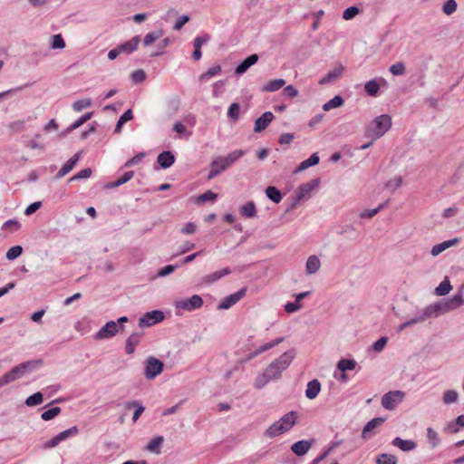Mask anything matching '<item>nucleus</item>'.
<instances>
[{
  "mask_svg": "<svg viewBox=\"0 0 464 464\" xmlns=\"http://www.w3.org/2000/svg\"><path fill=\"white\" fill-rule=\"evenodd\" d=\"M126 409L135 408V411L133 413L132 420L136 422L140 415L143 413L145 408L137 401H129L125 404Z\"/></svg>",
  "mask_w": 464,
  "mask_h": 464,
  "instance_id": "obj_28",
  "label": "nucleus"
},
{
  "mask_svg": "<svg viewBox=\"0 0 464 464\" xmlns=\"http://www.w3.org/2000/svg\"><path fill=\"white\" fill-rule=\"evenodd\" d=\"M227 167L225 166V162L222 161V157L217 158L214 160L210 165V171L208 174V179H213L220 172L225 170Z\"/></svg>",
  "mask_w": 464,
  "mask_h": 464,
  "instance_id": "obj_19",
  "label": "nucleus"
},
{
  "mask_svg": "<svg viewBox=\"0 0 464 464\" xmlns=\"http://www.w3.org/2000/svg\"><path fill=\"white\" fill-rule=\"evenodd\" d=\"M355 361L350 359H341L337 363V368L342 372H344L346 371H353L355 369Z\"/></svg>",
  "mask_w": 464,
  "mask_h": 464,
  "instance_id": "obj_32",
  "label": "nucleus"
},
{
  "mask_svg": "<svg viewBox=\"0 0 464 464\" xmlns=\"http://www.w3.org/2000/svg\"><path fill=\"white\" fill-rule=\"evenodd\" d=\"M402 183L401 177H396L394 179L390 180L386 183L385 188L395 189L399 188Z\"/></svg>",
  "mask_w": 464,
  "mask_h": 464,
  "instance_id": "obj_64",
  "label": "nucleus"
},
{
  "mask_svg": "<svg viewBox=\"0 0 464 464\" xmlns=\"http://www.w3.org/2000/svg\"><path fill=\"white\" fill-rule=\"evenodd\" d=\"M91 105H92L91 100L82 99V100H79V101H76L75 102H73L72 108L76 111H81L82 110L88 108Z\"/></svg>",
  "mask_w": 464,
  "mask_h": 464,
  "instance_id": "obj_54",
  "label": "nucleus"
},
{
  "mask_svg": "<svg viewBox=\"0 0 464 464\" xmlns=\"http://www.w3.org/2000/svg\"><path fill=\"white\" fill-rule=\"evenodd\" d=\"M79 154H75L73 155L69 160L66 161V163L60 169V170L58 171V176L59 177H63L64 175H66L68 172H70L73 167L75 166V164L77 163V161L79 160Z\"/></svg>",
  "mask_w": 464,
  "mask_h": 464,
  "instance_id": "obj_25",
  "label": "nucleus"
},
{
  "mask_svg": "<svg viewBox=\"0 0 464 464\" xmlns=\"http://www.w3.org/2000/svg\"><path fill=\"white\" fill-rule=\"evenodd\" d=\"M217 198L218 195L216 193L212 192L211 190H208L202 195L198 196L197 201L198 203H205L207 201H214L217 199Z\"/></svg>",
  "mask_w": 464,
  "mask_h": 464,
  "instance_id": "obj_50",
  "label": "nucleus"
},
{
  "mask_svg": "<svg viewBox=\"0 0 464 464\" xmlns=\"http://www.w3.org/2000/svg\"><path fill=\"white\" fill-rule=\"evenodd\" d=\"M320 391H321L320 382L316 379L312 380L307 383V387L305 390V396L308 399L313 400L319 394Z\"/></svg>",
  "mask_w": 464,
  "mask_h": 464,
  "instance_id": "obj_16",
  "label": "nucleus"
},
{
  "mask_svg": "<svg viewBox=\"0 0 464 464\" xmlns=\"http://www.w3.org/2000/svg\"><path fill=\"white\" fill-rule=\"evenodd\" d=\"M140 42V36H134L132 39L120 44L118 46L119 51L121 53L130 54L137 49Z\"/></svg>",
  "mask_w": 464,
  "mask_h": 464,
  "instance_id": "obj_14",
  "label": "nucleus"
},
{
  "mask_svg": "<svg viewBox=\"0 0 464 464\" xmlns=\"http://www.w3.org/2000/svg\"><path fill=\"white\" fill-rule=\"evenodd\" d=\"M119 331V327L114 321L108 322L102 329L96 334V339H108L113 337Z\"/></svg>",
  "mask_w": 464,
  "mask_h": 464,
  "instance_id": "obj_11",
  "label": "nucleus"
},
{
  "mask_svg": "<svg viewBox=\"0 0 464 464\" xmlns=\"http://www.w3.org/2000/svg\"><path fill=\"white\" fill-rule=\"evenodd\" d=\"M43 394L38 392L31 396H29L26 401H25V404L27 406H35V405H38V404H41L43 402Z\"/></svg>",
  "mask_w": 464,
  "mask_h": 464,
  "instance_id": "obj_44",
  "label": "nucleus"
},
{
  "mask_svg": "<svg viewBox=\"0 0 464 464\" xmlns=\"http://www.w3.org/2000/svg\"><path fill=\"white\" fill-rule=\"evenodd\" d=\"M131 78L135 82H141L145 80L146 74L143 70H136L132 72Z\"/></svg>",
  "mask_w": 464,
  "mask_h": 464,
  "instance_id": "obj_63",
  "label": "nucleus"
},
{
  "mask_svg": "<svg viewBox=\"0 0 464 464\" xmlns=\"http://www.w3.org/2000/svg\"><path fill=\"white\" fill-rule=\"evenodd\" d=\"M458 241L459 240L457 238H454V239L447 240V241H444L440 244L434 246L431 249L432 256H438L439 254H440L442 251H444L448 247L452 246L455 244H457Z\"/></svg>",
  "mask_w": 464,
  "mask_h": 464,
  "instance_id": "obj_30",
  "label": "nucleus"
},
{
  "mask_svg": "<svg viewBox=\"0 0 464 464\" xmlns=\"http://www.w3.org/2000/svg\"><path fill=\"white\" fill-rule=\"evenodd\" d=\"M258 60L257 54H251L246 59H245L235 70L236 74L240 75L243 74L246 70L253 64H255Z\"/></svg>",
  "mask_w": 464,
  "mask_h": 464,
  "instance_id": "obj_18",
  "label": "nucleus"
},
{
  "mask_svg": "<svg viewBox=\"0 0 464 464\" xmlns=\"http://www.w3.org/2000/svg\"><path fill=\"white\" fill-rule=\"evenodd\" d=\"M77 433H78L77 427H72L66 430H63V431L60 432L59 434H57L56 436H54L50 440L46 441L44 444V449H51V448L56 447L61 441L66 440L67 438H69L71 436H74Z\"/></svg>",
  "mask_w": 464,
  "mask_h": 464,
  "instance_id": "obj_8",
  "label": "nucleus"
},
{
  "mask_svg": "<svg viewBox=\"0 0 464 464\" xmlns=\"http://www.w3.org/2000/svg\"><path fill=\"white\" fill-rule=\"evenodd\" d=\"M208 40V35L196 37L193 43L194 49H201L202 45L206 44Z\"/></svg>",
  "mask_w": 464,
  "mask_h": 464,
  "instance_id": "obj_62",
  "label": "nucleus"
},
{
  "mask_svg": "<svg viewBox=\"0 0 464 464\" xmlns=\"http://www.w3.org/2000/svg\"><path fill=\"white\" fill-rule=\"evenodd\" d=\"M246 293V288H242L239 291L227 296L222 300V302L218 304L219 309H228L235 304H237L240 299H242Z\"/></svg>",
  "mask_w": 464,
  "mask_h": 464,
  "instance_id": "obj_10",
  "label": "nucleus"
},
{
  "mask_svg": "<svg viewBox=\"0 0 464 464\" xmlns=\"http://www.w3.org/2000/svg\"><path fill=\"white\" fill-rule=\"evenodd\" d=\"M142 335V333H133L128 337L125 344L126 353L132 354L134 353L135 348L140 343Z\"/></svg>",
  "mask_w": 464,
  "mask_h": 464,
  "instance_id": "obj_15",
  "label": "nucleus"
},
{
  "mask_svg": "<svg viewBox=\"0 0 464 464\" xmlns=\"http://www.w3.org/2000/svg\"><path fill=\"white\" fill-rule=\"evenodd\" d=\"M163 319L164 314L161 311L148 312L139 319V326L141 328L149 327L161 322Z\"/></svg>",
  "mask_w": 464,
  "mask_h": 464,
  "instance_id": "obj_7",
  "label": "nucleus"
},
{
  "mask_svg": "<svg viewBox=\"0 0 464 464\" xmlns=\"http://www.w3.org/2000/svg\"><path fill=\"white\" fill-rule=\"evenodd\" d=\"M284 341V337H279V338H276L269 343H266L261 346H259L256 351H254L253 353H251L245 360L244 362H246V361H249V360H252L253 358H255L256 356H257L258 354L262 353H265L266 351H268L269 349L278 345L280 343H282Z\"/></svg>",
  "mask_w": 464,
  "mask_h": 464,
  "instance_id": "obj_12",
  "label": "nucleus"
},
{
  "mask_svg": "<svg viewBox=\"0 0 464 464\" xmlns=\"http://www.w3.org/2000/svg\"><path fill=\"white\" fill-rule=\"evenodd\" d=\"M385 206V204H381L378 208H373V209H371V210H366V211H363L360 214V217L362 218H371L372 217H374L382 208H383V207Z\"/></svg>",
  "mask_w": 464,
  "mask_h": 464,
  "instance_id": "obj_59",
  "label": "nucleus"
},
{
  "mask_svg": "<svg viewBox=\"0 0 464 464\" xmlns=\"http://www.w3.org/2000/svg\"><path fill=\"white\" fill-rule=\"evenodd\" d=\"M240 114V106L238 103H232L227 111V116L233 121H237Z\"/></svg>",
  "mask_w": 464,
  "mask_h": 464,
  "instance_id": "obj_45",
  "label": "nucleus"
},
{
  "mask_svg": "<svg viewBox=\"0 0 464 464\" xmlns=\"http://www.w3.org/2000/svg\"><path fill=\"white\" fill-rule=\"evenodd\" d=\"M464 303L463 297L461 295H456L451 299L449 300V302L446 304L448 308L450 309H455L457 307H459Z\"/></svg>",
  "mask_w": 464,
  "mask_h": 464,
  "instance_id": "obj_47",
  "label": "nucleus"
},
{
  "mask_svg": "<svg viewBox=\"0 0 464 464\" xmlns=\"http://www.w3.org/2000/svg\"><path fill=\"white\" fill-rule=\"evenodd\" d=\"M445 14L450 15L457 10V3L455 0H447L442 6Z\"/></svg>",
  "mask_w": 464,
  "mask_h": 464,
  "instance_id": "obj_46",
  "label": "nucleus"
},
{
  "mask_svg": "<svg viewBox=\"0 0 464 464\" xmlns=\"http://www.w3.org/2000/svg\"><path fill=\"white\" fill-rule=\"evenodd\" d=\"M240 215L246 218H254L256 215V208L253 201H248L240 208Z\"/></svg>",
  "mask_w": 464,
  "mask_h": 464,
  "instance_id": "obj_23",
  "label": "nucleus"
},
{
  "mask_svg": "<svg viewBox=\"0 0 464 464\" xmlns=\"http://www.w3.org/2000/svg\"><path fill=\"white\" fill-rule=\"evenodd\" d=\"M42 363L43 361L39 359L34 361H28L15 366L12 371L3 376L2 384L11 382L20 378L25 372L31 371L32 369L42 365Z\"/></svg>",
  "mask_w": 464,
  "mask_h": 464,
  "instance_id": "obj_4",
  "label": "nucleus"
},
{
  "mask_svg": "<svg viewBox=\"0 0 464 464\" xmlns=\"http://www.w3.org/2000/svg\"><path fill=\"white\" fill-rule=\"evenodd\" d=\"M285 84V80L283 79H276L269 81L263 88L262 90L264 92H272L278 91Z\"/></svg>",
  "mask_w": 464,
  "mask_h": 464,
  "instance_id": "obj_29",
  "label": "nucleus"
},
{
  "mask_svg": "<svg viewBox=\"0 0 464 464\" xmlns=\"http://www.w3.org/2000/svg\"><path fill=\"white\" fill-rule=\"evenodd\" d=\"M158 163L161 168L167 169L169 168L175 161V157L171 151H163L161 152L157 159Z\"/></svg>",
  "mask_w": 464,
  "mask_h": 464,
  "instance_id": "obj_17",
  "label": "nucleus"
},
{
  "mask_svg": "<svg viewBox=\"0 0 464 464\" xmlns=\"http://www.w3.org/2000/svg\"><path fill=\"white\" fill-rule=\"evenodd\" d=\"M313 188L314 187L310 183L301 185L299 188L298 198L300 199L309 195Z\"/></svg>",
  "mask_w": 464,
  "mask_h": 464,
  "instance_id": "obj_58",
  "label": "nucleus"
},
{
  "mask_svg": "<svg viewBox=\"0 0 464 464\" xmlns=\"http://www.w3.org/2000/svg\"><path fill=\"white\" fill-rule=\"evenodd\" d=\"M202 305H203V299L198 295H194L190 298L181 300L178 303V307L184 309V310H188V311L198 309Z\"/></svg>",
  "mask_w": 464,
  "mask_h": 464,
  "instance_id": "obj_9",
  "label": "nucleus"
},
{
  "mask_svg": "<svg viewBox=\"0 0 464 464\" xmlns=\"http://www.w3.org/2000/svg\"><path fill=\"white\" fill-rule=\"evenodd\" d=\"M390 72L393 75H403L405 73V65L403 63H397L390 67Z\"/></svg>",
  "mask_w": 464,
  "mask_h": 464,
  "instance_id": "obj_56",
  "label": "nucleus"
},
{
  "mask_svg": "<svg viewBox=\"0 0 464 464\" xmlns=\"http://www.w3.org/2000/svg\"><path fill=\"white\" fill-rule=\"evenodd\" d=\"M92 116V112H87L84 115H82L80 119H78L75 122H73L70 127L69 130H72L80 126H82L83 123H85L87 121H89Z\"/></svg>",
  "mask_w": 464,
  "mask_h": 464,
  "instance_id": "obj_52",
  "label": "nucleus"
},
{
  "mask_svg": "<svg viewBox=\"0 0 464 464\" xmlns=\"http://www.w3.org/2000/svg\"><path fill=\"white\" fill-rule=\"evenodd\" d=\"M388 342V338L387 337H381L379 340H377L373 344H372V349L375 351V352H381L383 350V348L385 347L386 343Z\"/></svg>",
  "mask_w": 464,
  "mask_h": 464,
  "instance_id": "obj_60",
  "label": "nucleus"
},
{
  "mask_svg": "<svg viewBox=\"0 0 464 464\" xmlns=\"http://www.w3.org/2000/svg\"><path fill=\"white\" fill-rule=\"evenodd\" d=\"M319 162V157L316 153L310 156L309 159L304 160L298 167L297 170H304L311 166L316 165Z\"/></svg>",
  "mask_w": 464,
  "mask_h": 464,
  "instance_id": "obj_41",
  "label": "nucleus"
},
{
  "mask_svg": "<svg viewBox=\"0 0 464 464\" xmlns=\"http://www.w3.org/2000/svg\"><path fill=\"white\" fill-rule=\"evenodd\" d=\"M220 72H221L220 65L212 66L206 72L202 73L199 76V81H201V82L208 81L210 78L219 74Z\"/></svg>",
  "mask_w": 464,
  "mask_h": 464,
  "instance_id": "obj_36",
  "label": "nucleus"
},
{
  "mask_svg": "<svg viewBox=\"0 0 464 464\" xmlns=\"http://www.w3.org/2000/svg\"><path fill=\"white\" fill-rule=\"evenodd\" d=\"M244 155L243 150H235L229 153L227 157H222V161L225 162V166L227 168L231 166L235 161Z\"/></svg>",
  "mask_w": 464,
  "mask_h": 464,
  "instance_id": "obj_33",
  "label": "nucleus"
},
{
  "mask_svg": "<svg viewBox=\"0 0 464 464\" xmlns=\"http://www.w3.org/2000/svg\"><path fill=\"white\" fill-rule=\"evenodd\" d=\"M61 412V408L59 407H53L52 409H49L45 411H44L41 415L42 419L44 420H50L56 417Z\"/></svg>",
  "mask_w": 464,
  "mask_h": 464,
  "instance_id": "obj_48",
  "label": "nucleus"
},
{
  "mask_svg": "<svg viewBox=\"0 0 464 464\" xmlns=\"http://www.w3.org/2000/svg\"><path fill=\"white\" fill-rule=\"evenodd\" d=\"M297 412L295 411L285 414L278 421L273 423L265 432L269 438L276 437L288 431L296 422Z\"/></svg>",
  "mask_w": 464,
  "mask_h": 464,
  "instance_id": "obj_2",
  "label": "nucleus"
},
{
  "mask_svg": "<svg viewBox=\"0 0 464 464\" xmlns=\"http://www.w3.org/2000/svg\"><path fill=\"white\" fill-rule=\"evenodd\" d=\"M320 260L316 256H311L306 262V272L308 274H314L320 268Z\"/></svg>",
  "mask_w": 464,
  "mask_h": 464,
  "instance_id": "obj_31",
  "label": "nucleus"
},
{
  "mask_svg": "<svg viewBox=\"0 0 464 464\" xmlns=\"http://www.w3.org/2000/svg\"><path fill=\"white\" fill-rule=\"evenodd\" d=\"M244 155L243 150H235L229 153L227 157H222V161L225 162V166L227 168L231 166L235 161Z\"/></svg>",
  "mask_w": 464,
  "mask_h": 464,
  "instance_id": "obj_34",
  "label": "nucleus"
},
{
  "mask_svg": "<svg viewBox=\"0 0 464 464\" xmlns=\"http://www.w3.org/2000/svg\"><path fill=\"white\" fill-rule=\"evenodd\" d=\"M295 356L294 350H288L272 362L256 379V387L260 389L264 387L269 381L277 379L292 362Z\"/></svg>",
  "mask_w": 464,
  "mask_h": 464,
  "instance_id": "obj_1",
  "label": "nucleus"
},
{
  "mask_svg": "<svg viewBox=\"0 0 464 464\" xmlns=\"http://www.w3.org/2000/svg\"><path fill=\"white\" fill-rule=\"evenodd\" d=\"M163 371V363L157 358L150 357L145 366V376L150 380L155 378Z\"/></svg>",
  "mask_w": 464,
  "mask_h": 464,
  "instance_id": "obj_6",
  "label": "nucleus"
},
{
  "mask_svg": "<svg viewBox=\"0 0 464 464\" xmlns=\"http://www.w3.org/2000/svg\"><path fill=\"white\" fill-rule=\"evenodd\" d=\"M364 90L368 95L374 97L380 90V85L375 80H372L365 83Z\"/></svg>",
  "mask_w": 464,
  "mask_h": 464,
  "instance_id": "obj_39",
  "label": "nucleus"
},
{
  "mask_svg": "<svg viewBox=\"0 0 464 464\" xmlns=\"http://www.w3.org/2000/svg\"><path fill=\"white\" fill-rule=\"evenodd\" d=\"M274 114L271 111L263 113L255 122V131L260 132L266 129L269 123L273 121Z\"/></svg>",
  "mask_w": 464,
  "mask_h": 464,
  "instance_id": "obj_13",
  "label": "nucleus"
},
{
  "mask_svg": "<svg viewBox=\"0 0 464 464\" xmlns=\"http://www.w3.org/2000/svg\"><path fill=\"white\" fill-rule=\"evenodd\" d=\"M392 119L387 114L375 118L372 125L367 129V136L374 139L380 138L391 128Z\"/></svg>",
  "mask_w": 464,
  "mask_h": 464,
  "instance_id": "obj_3",
  "label": "nucleus"
},
{
  "mask_svg": "<svg viewBox=\"0 0 464 464\" xmlns=\"http://www.w3.org/2000/svg\"><path fill=\"white\" fill-rule=\"evenodd\" d=\"M41 206H42L41 201L34 202L26 208L24 214L26 216H30V215L34 214V212H36L41 208Z\"/></svg>",
  "mask_w": 464,
  "mask_h": 464,
  "instance_id": "obj_61",
  "label": "nucleus"
},
{
  "mask_svg": "<svg viewBox=\"0 0 464 464\" xmlns=\"http://www.w3.org/2000/svg\"><path fill=\"white\" fill-rule=\"evenodd\" d=\"M458 400V392L454 390H448L443 394V401L446 404L455 402Z\"/></svg>",
  "mask_w": 464,
  "mask_h": 464,
  "instance_id": "obj_51",
  "label": "nucleus"
},
{
  "mask_svg": "<svg viewBox=\"0 0 464 464\" xmlns=\"http://www.w3.org/2000/svg\"><path fill=\"white\" fill-rule=\"evenodd\" d=\"M459 427H464V415H459L456 419V423H450L448 430L451 433H457L459 430Z\"/></svg>",
  "mask_w": 464,
  "mask_h": 464,
  "instance_id": "obj_49",
  "label": "nucleus"
},
{
  "mask_svg": "<svg viewBox=\"0 0 464 464\" xmlns=\"http://www.w3.org/2000/svg\"><path fill=\"white\" fill-rule=\"evenodd\" d=\"M163 35V31L162 30H159V31H154V32H150L149 34H146V36L144 37L143 39V44L144 45L148 46V45H150L152 44L155 41H157L158 39H160V37H162Z\"/></svg>",
  "mask_w": 464,
  "mask_h": 464,
  "instance_id": "obj_37",
  "label": "nucleus"
},
{
  "mask_svg": "<svg viewBox=\"0 0 464 464\" xmlns=\"http://www.w3.org/2000/svg\"><path fill=\"white\" fill-rule=\"evenodd\" d=\"M133 175H134L133 171H127L121 178H119L116 181L112 182L108 187L109 188L119 187V186L126 183L127 181H129L133 177Z\"/></svg>",
  "mask_w": 464,
  "mask_h": 464,
  "instance_id": "obj_43",
  "label": "nucleus"
},
{
  "mask_svg": "<svg viewBox=\"0 0 464 464\" xmlns=\"http://www.w3.org/2000/svg\"><path fill=\"white\" fill-rule=\"evenodd\" d=\"M65 43L61 34H55L53 36L52 48L63 49Z\"/></svg>",
  "mask_w": 464,
  "mask_h": 464,
  "instance_id": "obj_57",
  "label": "nucleus"
},
{
  "mask_svg": "<svg viewBox=\"0 0 464 464\" xmlns=\"http://www.w3.org/2000/svg\"><path fill=\"white\" fill-rule=\"evenodd\" d=\"M343 103V99L340 95H336L330 101H328L326 103L324 104L323 109L324 111H330L334 108H338L342 106Z\"/></svg>",
  "mask_w": 464,
  "mask_h": 464,
  "instance_id": "obj_38",
  "label": "nucleus"
},
{
  "mask_svg": "<svg viewBox=\"0 0 464 464\" xmlns=\"http://www.w3.org/2000/svg\"><path fill=\"white\" fill-rule=\"evenodd\" d=\"M230 273H231V271L228 267L223 268L219 271H216L212 274L206 276L204 278V282L207 284H212V283L216 282L217 280L220 279L221 277H223L224 276H227Z\"/></svg>",
  "mask_w": 464,
  "mask_h": 464,
  "instance_id": "obj_26",
  "label": "nucleus"
},
{
  "mask_svg": "<svg viewBox=\"0 0 464 464\" xmlns=\"http://www.w3.org/2000/svg\"><path fill=\"white\" fill-rule=\"evenodd\" d=\"M163 437L162 436H157L153 438L147 445L146 449L147 450L150 452H154L156 454L160 453V447L163 443Z\"/></svg>",
  "mask_w": 464,
  "mask_h": 464,
  "instance_id": "obj_27",
  "label": "nucleus"
},
{
  "mask_svg": "<svg viewBox=\"0 0 464 464\" xmlns=\"http://www.w3.org/2000/svg\"><path fill=\"white\" fill-rule=\"evenodd\" d=\"M405 393L401 391H391L382 397V405L384 409L394 410L404 399Z\"/></svg>",
  "mask_w": 464,
  "mask_h": 464,
  "instance_id": "obj_5",
  "label": "nucleus"
},
{
  "mask_svg": "<svg viewBox=\"0 0 464 464\" xmlns=\"http://www.w3.org/2000/svg\"><path fill=\"white\" fill-rule=\"evenodd\" d=\"M451 288H452V286H451L450 281L446 278L435 289V293L438 295H445L451 290Z\"/></svg>",
  "mask_w": 464,
  "mask_h": 464,
  "instance_id": "obj_42",
  "label": "nucleus"
},
{
  "mask_svg": "<svg viewBox=\"0 0 464 464\" xmlns=\"http://www.w3.org/2000/svg\"><path fill=\"white\" fill-rule=\"evenodd\" d=\"M392 445L403 451L412 450L416 448V443L413 440H402L399 437L392 440Z\"/></svg>",
  "mask_w": 464,
  "mask_h": 464,
  "instance_id": "obj_22",
  "label": "nucleus"
},
{
  "mask_svg": "<svg viewBox=\"0 0 464 464\" xmlns=\"http://www.w3.org/2000/svg\"><path fill=\"white\" fill-rule=\"evenodd\" d=\"M377 464H397V458L392 454L382 453L377 457Z\"/></svg>",
  "mask_w": 464,
  "mask_h": 464,
  "instance_id": "obj_40",
  "label": "nucleus"
},
{
  "mask_svg": "<svg viewBox=\"0 0 464 464\" xmlns=\"http://www.w3.org/2000/svg\"><path fill=\"white\" fill-rule=\"evenodd\" d=\"M266 194L273 202L279 203L282 199L281 192L273 186H269L266 189Z\"/></svg>",
  "mask_w": 464,
  "mask_h": 464,
  "instance_id": "obj_35",
  "label": "nucleus"
},
{
  "mask_svg": "<svg viewBox=\"0 0 464 464\" xmlns=\"http://www.w3.org/2000/svg\"><path fill=\"white\" fill-rule=\"evenodd\" d=\"M384 422L383 418H374L370 420L363 428L362 437L363 439H368L371 437V432L376 428L381 426Z\"/></svg>",
  "mask_w": 464,
  "mask_h": 464,
  "instance_id": "obj_20",
  "label": "nucleus"
},
{
  "mask_svg": "<svg viewBox=\"0 0 464 464\" xmlns=\"http://www.w3.org/2000/svg\"><path fill=\"white\" fill-rule=\"evenodd\" d=\"M344 68L342 65L334 68L333 71L329 72L324 77H323L320 81V84H326L329 82H334L336 79L341 77L343 74Z\"/></svg>",
  "mask_w": 464,
  "mask_h": 464,
  "instance_id": "obj_21",
  "label": "nucleus"
},
{
  "mask_svg": "<svg viewBox=\"0 0 464 464\" xmlns=\"http://www.w3.org/2000/svg\"><path fill=\"white\" fill-rule=\"evenodd\" d=\"M23 252V248L21 246H14L11 247L6 253V258L9 260H14L18 257Z\"/></svg>",
  "mask_w": 464,
  "mask_h": 464,
  "instance_id": "obj_55",
  "label": "nucleus"
},
{
  "mask_svg": "<svg viewBox=\"0 0 464 464\" xmlns=\"http://www.w3.org/2000/svg\"><path fill=\"white\" fill-rule=\"evenodd\" d=\"M311 448V444L306 440H300L292 445V451L297 456L304 455L309 449Z\"/></svg>",
  "mask_w": 464,
  "mask_h": 464,
  "instance_id": "obj_24",
  "label": "nucleus"
},
{
  "mask_svg": "<svg viewBox=\"0 0 464 464\" xmlns=\"http://www.w3.org/2000/svg\"><path fill=\"white\" fill-rule=\"evenodd\" d=\"M360 13V9L356 6H351L345 9L343 13V18L344 20H351Z\"/></svg>",
  "mask_w": 464,
  "mask_h": 464,
  "instance_id": "obj_53",
  "label": "nucleus"
}]
</instances>
